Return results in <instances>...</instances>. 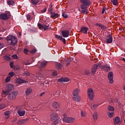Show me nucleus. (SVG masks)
<instances>
[{"label":"nucleus","instance_id":"f257e3e1","mask_svg":"<svg viewBox=\"0 0 125 125\" xmlns=\"http://www.w3.org/2000/svg\"><path fill=\"white\" fill-rule=\"evenodd\" d=\"M80 2L82 4L80 5L81 9H83L81 11V13L83 14L87 13V8L91 4V2L89 0H80Z\"/></svg>","mask_w":125,"mask_h":125},{"label":"nucleus","instance_id":"f03ea898","mask_svg":"<svg viewBox=\"0 0 125 125\" xmlns=\"http://www.w3.org/2000/svg\"><path fill=\"white\" fill-rule=\"evenodd\" d=\"M6 40L10 45L15 46L17 44V37L15 36L9 35L6 37Z\"/></svg>","mask_w":125,"mask_h":125},{"label":"nucleus","instance_id":"7ed1b4c3","mask_svg":"<svg viewBox=\"0 0 125 125\" xmlns=\"http://www.w3.org/2000/svg\"><path fill=\"white\" fill-rule=\"evenodd\" d=\"M51 120L54 125H57L59 123V117L58 114L56 113H52L51 115Z\"/></svg>","mask_w":125,"mask_h":125},{"label":"nucleus","instance_id":"20e7f679","mask_svg":"<svg viewBox=\"0 0 125 125\" xmlns=\"http://www.w3.org/2000/svg\"><path fill=\"white\" fill-rule=\"evenodd\" d=\"M18 94L19 93L17 91H14L10 92L8 96V99L9 100V101H12V100H15Z\"/></svg>","mask_w":125,"mask_h":125},{"label":"nucleus","instance_id":"39448f33","mask_svg":"<svg viewBox=\"0 0 125 125\" xmlns=\"http://www.w3.org/2000/svg\"><path fill=\"white\" fill-rule=\"evenodd\" d=\"M38 27L39 28L40 30H44V31H46L49 29V24H42L40 23H38Z\"/></svg>","mask_w":125,"mask_h":125},{"label":"nucleus","instance_id":"423d86ee","mask_svg":"<svg viewBox=\"0 0 125 125\" xmlns=\"http://www.w3.org/2000/svg\"><path fill=\"white\" fill-rule=\"evenodd\" d=\"M87 95L90 100H93V96L94 95V91L92 88H90L87 90Z\"/></svg>","mask_w":125,"mask_h":125},{"label":"nucleus","instance_id":"0eeeda50","mask_svg":"<svg viewBox=\"0 0 125 125\" xmlns=\"http://www.w3.org/2000/svg\"><path fill=\"white\" fill-rule=\"evenodd\" d=\"M63 121L65 123L70 124L71 123H74V122L75 121V118L72 117H64L63 118Z\"/></svg>","mask_w":125,"mask_h":125},{"label":"nucleus","instance_id":"6e6552de","mask_svg":"<svg viewBox=\"0 0 125 125\" xmlns=\"http://www.w3.org/2000/svg\"><path fill=\"white\" fill-rule=\"evenodd\" d=\"M0 18L2 20H8V19H9L10 18V15L6 14L5 13L2 14L0 15Z\"/></svg>","mask_w":125,"mask_h":125},{"label":"nucleus","instance_id":"1a4fd4ad","mask_svg":"<svg viewBox=\"0 0 125 125\" xmlns=\"http://www.w3.org/2000/svg\"><path fill=\"white\" fill-rule=\"evenodd\" d=\"M105 42L107 43H112L113 42V36L111 35H109L105 38Z\"/></svg>","mask_w":125,"mask_h":125},{"label":"nucleus","instance_id":"9d476101","mask_svg":"<svg viewBox=\"0 0 125 125\" xmlns=\"http://www.w3.org/2000/svg\"><path fill=\"white\" fill-rule=\"evenodd\" d=\"M108 79L110 83H114V80H113V72L112 71L108 73Z\"/></svg>","mask_w":125,"mask_h":125},{"label":"nucleus","instance_id":"9b49d317","mask_svg":"<svg viewBox=\"0 0 125 125\" xmlns=\"http://www.w3.org/2000/svg\"><path fill=\"white\" fill-rule=\"evenodd\" d=\"M62 35L63 38H68L70 35V31L69 30H62Z\"/></svg>","mask_w":125,"mask_h":125},{"label":"nucleus","instance_id":"f8f14e48","mask_svg":"<svg viewBox=\"0 0 125 125\" xmlns=\"http://www.w3.org/2000/svg\"><path fill=\"white\" fill-rule=\"evenodd\" d=\"M70 81V79L69 78H61L59 79H58L57 82L58 83H67V82Z\"/></svg>","mask_w":125,"mask_h":125},{"label":"nucleus","instance_id":"ddd939ff","mask_svg":"<svg viewBox=\"0 0 125 125\" xmlns=\"http://www.w3.org/2000/svg\"><path fill=\"white\" fill-rule=\"evenodd\" d=\"M56 39H57V40H60V41H61L63 44H66V40L64 38H63L62 36H61L60 35H55Z\"/></svg>","mask_w":125,"mask_h":125},{"label":"nucleus","instance_id":"4468645a","mask_svg":"<svg viewBox=\"0 0 125 125\" xmlns=\"http://www.w3.org/2000/svg\"><path fill=\"white\" fill-rule=\"evenodd\" d=\"M50 15L51 18H52L53 19L58 18L60 16V15L58 14V13H56L54 12H51Z\"/></svg>","mask_w":125,"mask_h":125},{"label":"nucleus","instance_id":"2eb2a0df","mask_svg":"<svg viewBox=\"0 0 125 125\" xmlns=\"http://www.w3.org/2000/svg\"><path fill=\"white\" fill-rule=\"evenodd\" d=\"M98 68V65L96 64L93 65L91 69V72L93 76H94V75H95V73H96V71Z\"/></svg>","mask_w":125,"mask_h":125},{"label":"nucleus","instance_id":"dca6fc26","mask_svg":"<svg viewBox=\"0 0 125 125\" xmlns=\"http://www.w3.org/2000/svg\"><path fill=\"white\" fill-rule=\"evenodd\" d=\"M17 113L20 117H24V116H25V114H26V111H25V110L19 109L17 111Z\"/></svg>","mask_w":125,"mask_h":125},{"label":"nucleus","instance_id":"f3484780","mask_svg":"<svg viewBox=\"0 0 125 125\" xmlns=\"http://www.w3.org/2000/svg\"><path fill=\"white\" fill-rule=\"evenodd\" d=\"M6 87H7V91H8V92H10L11 90H12L13 89H14V85H13V84H8Z\"/></svg>","mask_w":125,"mask_h":125},{"label":"nucleus","instance_id":"a211bd4d","mask_svg":"<svg viewBox=\"0 0 125 125\" xmlns=\"http://www.w3.org/2000/svg\"><path fill=\"white\" fill-rule=\"evenodd\" d=\"M87 31H88V28L84 26L81 27L80 32L83 33V34H87Z\"/></svg>","mask_w":125,"mask_h":125},{"label":"nucleus","instance_id":"6ab92c4d","mask_svg":"<svg viewBox=\"0 0 125 125\" xmlns=\"http://www.w3.org/2000/svg\"><path fill=\"white\" fill-rule=\"evenodd\" d=\"M73 100L76 102H80L81 101V97L79 95H73Z\"/></svg>","mask_w":125,"mask_h":125},{"label":"nucleus","instance_id":"aec40b11","mask_svg":"<svg viewBox=\"0 0 125 125\" xmlns=\"http://www.w3.org/2000/svg\"><path fill=\"white\" fill-rule=\"evenodd\" d=\"M113 123L115 125H119L120 124V117H116L113 120Z\"/></svg>","mask_w":125,"mask_h":125},{"label":"nucleus","instance_id":"412c9836","mask_svg":"<svg viewBox=\"0 0 125 125\" xmlns=\"http://www.w3.org/2000/svg\"><path fill=\"white\" fill-rule=\"evenodd\" d=\"M33 92V90L31 88H27L25 91V94L27 96L31 94V93Z\"/></svg>","mask_w":125,"mask_h":125},{"label":"nucleus","instance_id":"4be33fe9","mask_svg":"<svg viewBox=\"0 0 125 125\" xmlns=\"http://www.w3.org/2000/svg\"><path fill=\"white\" fill-rule=\"evenodd\" d=\"M17 82L18 83H28V81L21 79V78L18 79Z\"/></svg>","mask_w":125,"mask_h":125},{"label":"nucleus","instance_id":"5701e85b","mask_svg":"<svg viewBox=\"0 0 125 125\" xmlns=\"http://www.w3.org/2000/svg\"><path fill=\"white\" fill-rule=\"evenodd\" d=\"M53 106L55 109H58L60 107V104L58 103L54 102L53 103Z\"/></svg>","mask_w":125,"mask_h":125},{"label":"nucleus","instance_id":"b1692460","mask_svg":"<svg viewBox=\"0 0 125 125\" xmlns=\"http://www.w3.org/2000/svg\"><path fill=\"white\" fill-rule=\"evenodd\" d=\"M46 65H47V62L44 61L41 62V68H44L46 67Z\"/></svg>","mask_w":125,"mask_h":125},{"label":"nucleus","instance_id":"393cba45","mask_svg":"<svg viewBox=\"0 0 125 125\" xmlns=\"http://www.w3.org/2000/svg\"><path fill=\"white\" fill-rule=\"evenodd\" d=\"M30 2L33 5H37L40 2V0H31Z\"/></svg>","mask_w":125,"mask_h":125},{"label":"nucleus","instance_id":"a878e982","mask_svg":"<svg viewBox=\"0 0 125 125\" xmlns=\"http://www.w3.org/2000/svg\"><path fill=\"white\" fill-rule=\"evenodd\" d=\"M114 111H108L107 112V114L108 117H109L110 119L113 118L114 116Z\"/></svg>","mask_w":125,"mask_h":125},{"label":"nucleus","instance_id":"bb28decb","mask_svg":"<svg viewBox=\"0 0 125 125\" xmlns=\"http://www.w3.org/2000/svg\"><path fill=\"white\" fill-rule=\"evenodd\" d=\"M95 26H98V27H100V28L103 29V30L106 29V27L104 25H102V24L100 23H97L95 24Z\"/></svg>","mask_w":125,"mask_h":125},{"label":"nucleus","instance_id":"cd10ccee","mask_svg":"<svg viewBox=\"0 0 125 125\" xmlns=\"http://www.w3.org/2000/svg\"><path fill=\"white\" fill-rule=\"evenodd\" d=\"M107 110L109 112H114V111H115V108L111 105H108Z\"/></svg>","mask_w":125,"mask_h":125},{"label":"nucleus","instance_id":"c85d7f7f","mask_svg":"<svg viewBox=\"0 0 125 125\" xmlns=\"http://www.w3.org/2000/svg\"><path fill=\"white\" fill-rule=\"evenodd\" d=\"M102 69H104V71H106L107 72L108 71H110V66H107V65H103L102 66Z\"/></svg>","mask_w":125,"mask_h":125},{"label":"nucleus","instance_id":"c756f323","mask_svg":"<svg viewBox=\"0 0 125 125\" xmlns=\"http://www.w3.org/2000/svg\"><path fill=\"white\" fill-rule=\"evenodd\" d=\"M37 77L39 79V80H42V79H43V75L41 73V72H39Z\"/></svg>","mask_w":125,"mask_h":125},{"label":"nucleus","instance_id":"7c9ffc66","mask_svg":"<svg viewBox=\"0 0 125 125\" xmlns=\"http://www.w3.org/2000/svg\"><path fill=\"white\" fill-rule=\"evenodd\" d=\"M56 68L57 70H61L63 68V65L61 64L60 63H56Z\"/></svg>","mask_w":125,"mask_h":125},{"label":"nucleus","instance_id":"2f4dec72","mask_svg":"<svg viewBox=\"0 0 125 125\" xmlns=\"http://www.w3.org/2000/svg\"><path fill=\"white\" fill-rule=\"evenodd\" d=\"M79 92H80V89L76 88L73 91V95H79Z\"/></svg>","mask_w":125,"mask_h":125},{"label":"nucleus","instance_id":"473e14b6","mask_svg":"<svg viewBox=\"0 0 125 125\" xmlns=\"http://www.w3.org/2000/svg\"><path fill=\"white\" fill-rule=\"evenodd\" d=\"M7 3L8 5H13L14 4H15V2L12 0H8L7 1Z\"/></svg>","mask_w":125,"mask_h":125},{"label":"nucleus","instance_id":"72a5a7b5","mask_svg":"<svg viewBox=\"0 0 125 125\" xmlns=\"http://www.w3.org/2000/svg\"><path fill=\"white\" fill-rule=\"evenodd\" d=\"M111 2H112L113 5H118L119 3L118 2V0H111Z\"/></svg>","mask_w":125,"mask_h":125},{"label":"nucleus","instance_id":"f704fd0d","mask_svg":"<svg viewBox=\"0 0 125 125\" xmlns=\"http://www.w3.org/2000/svg\"><path fill=\"white\" fill-rule=\"evenodd\" d=\"M10 80H11V77L10 76H7L5 80V81L6 83H8V82H10Z\"/></svg>","mask_w":125,"mask_h":125},{"label":"nucleus","instance_id":"c9c22d12","mask_svg":"<svg viewBox=\"0 0 125 125\" xmlns=\"http://www.w3.org/2000/svg\"><path fill=\"white\" fill-rule=\"evenodd\" d=\"M3 58L4 60H6V61H9V60H10V57L8 56H4Z\"/></svg>","mask_w":125,"mask_h":125},{"label":"nucleus","instance_id":"e433bc0d","mask_svg":"<svg viewBox=\"0 0 125 125\" xmlns=\"http://www.w3.org/2000/svg\"><path fill=\"white\" fill-rule=\"evenodd\" d=\"M98 106H99V104H93V105L92 104L90 105V107L91 109H95L96 107H98Z\"/></svg>","mask_w":125,"mask_h":125},{"label":"nucleus","instance_id":"4c0bfd02","mask_svg":"<svg viewBox=\"0 0 125 125\" xmlns=\"http://www.w3.org/2000/svg\"><path fill=\"white\" fill-rule=\"evenodd\" d=\"M9 77H11V78H12V77H14L15 76V73L13 71H12L10 73H9Z\"/></svg>","mask_w":125,"mask_h":125},{"label":"nucleus","instance_id":"58836bf2","mask_svg":"<svg viewBox=\"0 0 125 125\" xmlns=\"http://www.w3.org/2000/svg\"><path fill=\"white\" fill-rule=\"evenodd\" d=\"M7 93V92H6V91H3L2 92L1 95H2V97H5L6 96V94Z\"/></svg>","mask_w":125,"mask_h":125},{"label":"nucleus","instance_id":"ea45409f","mask_svg":"<svg viewBox=\"0 0 125 125\" xmlns=\"http://www.w3.org/2000/svg\"><path fill=\"white\" fill-rule=\"evenodd\" d=\"M93 117L94 118V120H95V121H96V120H97V113H94Z\"/></svg>","mask_w":125,"mask_h":125},{"label":"nucleus","instance_id":"a19ab883","mask_svg":"<svg viewBox=\"0 0 125 125\" xmlns=\"http://www.w3.org/2000/svg\"><path fill=\"white\" fill-rule=\"evenodd\" d=\"M5 108V104H0V110L4 109Z\"/></svg>","mask_w":125,"mask_h":125},{"label":"nucleus","instance_id":"79ce46f5","mask_svg":"<svg viewBox=\"0 0 125 125\" xmlns=\"http://www.w3.org/2000/svg\"><path fill=\"white\" fill-rule=\"evenodd\" d=\"M62 16L63 17H64L65 19L68 18V15H67L65 12H63L62 13Z\"/></svg>","mask_w":125,"mask_h":125},{"label":"nucleus","instance_id":"37998d69","mask_svg":"<svg viewBox=\"0 0 125 125\" xmlns=\"http://www.w3.org/2000/svg\"><path fill=\"white\" fill-rule=\"evenodd\" d=\"M12 58L13 59L17 60L18 59V56H17V55L15 54L12 56Z\"/></svg>","mask_w":125,"mask_h":125},{"label":"nucleus","instance_id":"c03bdc74","mask_svg":"<svg viewBox=\"0 0 125 125\" xmlns=\"http://www.w3.org/2000/svg\"><path fill=\"white\" fill-rule=\"evenodd\" d=\"M29 52L32 54L36 53V52H37V50L36 49H32V50L30 51Z\"/></svg>","mask_w":125,"mask_h":125},{"label":"nucleus","instance_id":"a18cd8bd","mask_svg":"<svg viewBox=\"0 0 125 125\" xmlns=\"http://www.w3.org/2000/svg\"><path fill=\"white\" fill-rule=\"evenodd\" d=\"M24 75L29 77V76H30V72L28 71H25L24 73Z\"/></svg>","mask_w":125,"mask_h":125},{"label":"nucleus","instance_id":"49530a36","mask_svg":"<svg viewBox=\"0 0 125 125\" xmlns=\"http://www.w3.org/2000/svg\"><path fill=\"white\" fill-rule=\"evenodd\" d=\"M81 116H82V117H85V112L83 111H81Z\"/></svg>","mask_w":125,"mask_h":125},{"label":"nucleus","instance_id":"de8ad7c7","mask_svg":"<svg viewBox=\"0 0 125 125\" xmlns=\"http://www.w3.org/2000/svg\"><path fill=\"white\" fill-rule=\"evenodd\" d=\"M28 51H29V50H28L27 49H24V50H23V52H24V54L28 55Z\"/></svg>","mask_w":125,"mask_h":125},{"label":"nucleus","instance_id":"09e8293b","mask_svg":"<svg viewBox=\"0 0 125 125\" xmlns=\"http://www.w3.org/2000/svg\"><path fill=\"white\" fill-rule=\"evenodd\" d=\"M26 18H27V20H31V19H32L31 16L29 14L26 15Z\"/></svg>","mask_w":125,"mask_h":125},{"label":"nucleus","instance_id":"8fccbe9b","mask_svg":"<svg viewBox=\"0 0 125 125\" xmlns=\"http://www.w3.org/2000/svg\"><path fill=\"white\" fill-rule=\"evenodd\" d=\"M46 7H45L43 10L41 11V13H44V12H46Z\"/></svg>","mask_w":125,"mask_h":125},{"label":"nucleus","instance_id":"3c124183","mask_svg":"<svg viewBox=\"0 0 125 125\" xmlns=\"http://www.w3.org/2000/svg\"><path fill=\"white\" fill-rule=\"evenodd\" d=\"M4 115L5 116H8L9 115V111H5L4 112Z\"/></svg>","mask_w":125,"mask_h":125},{"label":"nucleus","instance_id":"603ef678","mask_svg":"<svg viewBox=\"0 0 125 125\" xmlns=\"http://www.w3.org/2000/svg\"><path fill=\"white\" fill-rule=\"evenodd\" d=\"M105 10H106V8L103 7V10L102 11V14H104V12H105Z\"/></svg>","mask_w":125,"mask_h":125},{"label":"nucleus","instance_id":"864d4df0","mask_svg":"<svg viewBox=\"0 0 125 125\" xmlns=\"http://www.w3.org/2000/svg\"><path fill=\"white\" fill-rule=\"evenodd\" d=\"M53 76H57V71H55L53 72Z\"/></svg>","mask_w":125,"mask_h":125},{"label":"nucleus","instance_id":"5fc2aeb1","mask_svg":"<svg viewBox=\"0 0 125 125\" xmlns=\"http://www.w3.org/2000/svg\"><path fill=\"white\" fill-rule=\"evenodd\" d=\"M85 75H89V70H85Z\"/></svg>","mask_w":125,"mask_h":125},{"label":"nucleus","instance_id":"6e6d98bb","mask_svg":"<svg viewBox=\"0 0 125 125\" xmlns=\"http://www.w3.org/2000/svg\"><path fill=\"white\" fill-rule=\"evenodd\" d=\"M1 32H3V27L1 25H0V33Z\"/></svg>","mask_w":125,"mask_h":125},{"label":"nucleus","instance_id":"4d7b16f0","mask_svg":"<svg viewBox=\"0 0 125 125\" xmlns=\"http://www.w3.org/2000/svg\"><path fill=\"white\" fill-rule=\"evenodd\" d=\"M3 47V43L2 42L0 43V49H1Z\"/></svg>","mask_w":125,"mask_h":125},{"label":"nucleus","instance_id":"13d9d810","mask_svg":"<svg viewBox=\"0 0 125 125\" xmlns=\"http://www.w3.org/2000/svg\"><path fill=\"white\" fill-rule=\"evenodd\" d=\"M44 94H45L44 92H42V93H41L39 95V96H40V97H41V96H42V95H44Z\"/></svg>","mask_w":125,"mask_h":125},{"label":"nucleus","instance_id":"bf43d9fd","mask_svg":"<svg viewBox=\"0 0 125 125\" xmlns=\"http://www.w3.org/2000/svg\"><path fill=\"white\" fill-rule=\"evenodd\" d=\"M10 66L11 68H13V62H10Z\"/></svg>","mask_w":125,"mask_h":125},{"label":"nucleus","instance_id":"052dcab7","mask_svg":"<svg viewBox=\"0 0 125 125\" xmlns=\"http://www.w3.org/2000/svg\"><path fill=\"white\" fill-rule=\"evenodd\" d=\"M6 116L5 117L6 119H9V117H10V116L9 115H6Z\"/></svg>","mask_w":125,"mask_h":125},{"label":"nucleus","instance_id":"680f3d73","mask_svg":"<svg viewBox=\"0 0 125 125\" xmlns=\"http://www.w3.org/2000/svg\"><path fill=\"white\" fill-rule=\"evenodd\" d=\"M70 64V62H67V63H66V66H68V65H69Z\"/></svg>","mask_w":125,"mask_h":125},{"label":"nucleus","instance_id":"e2e57ef3","mask_svg":"<svg viewBox=\"0 0 125 125\" xmlns=\"http://www.w3.org/2000/svg\"><path fill=\"white\" fill-rule=\"evenodd\" d=\"M123 88H124V90H125V85L124 86Z\"/></svg>","mask_w":125,"mask_h":125},{"label":"nucleus","instance_id":"0e129e2a","mask_svg":"<svg viewBox=\"0 0 125 125\" xmlns=\"http://www.w3.org/2000/svg\"><path fill=\"white\" fill-rule=\"evenodd\" d=\"M17 70H20V67H18L17 68Z\"/></svg>","mask_w":125,"mask_h":125},{"label":"nucleus","instance_id":"69168bd1","mask_svg":"<svg viewBox=\"0 0 125 125\" xmlns=\"http://www.w3.org/2000/svg\"><path fill=\"white\" fill-rule=\"evenodd\" d=\"M117 103L119 104L120 103V101H117Z\"/></svg>","mask_w":125,"mask_h":125},{"label":"nucleus","instance_id":"338daca9","mask_svg":"<svg viewBox=\"0 0 125 125\" xmlns=\"http://www.w3.org/2000/svg\"><path fill=\"white\" fill-rule=\"evenodd\" d=\"M2 100V99H0V101H1Z\"/></svg>","mask_w":125,"mask_h":125},{"label":"nucleus","instance_id":"774afa93","mask_svg":"<svg viewBox=\"0 0 125 125\" xmlns=\"http://www.w3.org/2000/svg\"><path fill=\"white\" fill-rule=\"evenodd\" d=\"M20 36H21V33H19Z\"/></svg>","mask_w":125,"mask_h":125}]
</instances>
